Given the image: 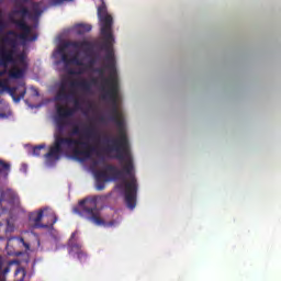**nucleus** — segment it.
Segmentation results:
<instances>
[{
  "instance_id": "1",
  "label": "nucleus",
  "mask_w": 281,
  "mask_h": 281,
  "mask_svg": "<svg viewBox=\"0 0 281 281\" xmlns=\"http://www.w3.org/2000/svg\"><path fill=\"white\" fill-rule=\"evenodd\" d=\"M58 117L56 119V131L54 133V143L50 145L48 153L44 155L46 161L52 164V161H58L67 150H72L75 157H83L85 159H90L91 156L97 154L101 161H104V157L98 150V147L91 145L98 137V132L93 126H89L80 131L78 125H74L70 135L71 137H64L65 133V119L74 117L76 111L74 109H65L60 105L56 108ZM78 135L79 138H72Z\"/></svg>"
},
{
  "instance_id": "2",
  "label": "nucleus",
  "mask_w": 281,
  "mask_h": 281,
  "mask_svg": "<svg viewBox=\"0 0 281 281\" xmlns=\"http://www.w3.org/2000/svg\"><path fill=\"white\" fill-rule=\"evenodd\" d=\"M109 143H106L105 148L103 149L106 155L111 153H116L114 156L115 159L121 161L122 169L113 165H106L104 170H97L94 172L95 179L101 181H117L122 179L123 182L119 188L124 190L125 204L128 210L137 207V178H135V164L133 162V155L131 154V145H127V154L124 153V149L109 151Z\"/></svg>"
},
{
  "instance_id": "3",
  "label": "nucleus",
  "mask_w": 281,
  "mask_h": 281,
  "mask_svg": "<svg viewBox=\"0 0 281 281\" xmlns=\"http://www.w3.org/2000/svg\"><path fill=\"white\" fill-rule=\"evenodd\" d=\"M102 91V100H108L111 104V116L109 117L110 122H114L117 126L119 131V138H112L105 139V143H108V150H120L123 149L125 155H128V136L126 135V125L124 124V114L122 111H120V106L117 104V98L120 95V86L115 88V86L112 87V89H106V86H101Z\"/></svg>"
},
{
  "instance_id": "4",
  "label": "nucleus",
  "mask_w": 281,
  "mask_h": 281,
  "mask_svg": "<svg viewBox=\"0 0 281 281\" xmlns=\"http://www.w3.org/2000/svg\"><path fill=\"white\" fill-rule=\"evenodd\" d=\"M101 49L105 52L104 67L92 68L93 74H98L97 85H92V87H98L100 85V90L102 91V85L105 86V89H113L120 87V82L117 81V68H115V53H113V42H103L101 45Z\"/></svg>"
},
{
  "instance_id": "5",
  "label": "nucleus",
  "mask_w": 281,
  "mask_h": 281,
  "mask_svg": "<svg viewBox=\"0 0 281 281\" xmlns=\"http://www.w3.org/2000/svg\"><path fill=\"white\" fill-rule=\"evenodd\" d=\"M98 85V77H92L90 80L85 78L80 80L63 79L59 83V89L55 95L57 102H65L76 95V89H81L83 93H91V86Z\"/></svg>"
},
{
  "instance_id": "6",
  "label": "nucleus",
  "mask_w": 281,
  "mask_h": 281,
  "mask_svg": "<svg viewBox=\"0 0 281 281\" xmlns=\"http://www.w3.org/2000/svg\"><path fill=\"white\" fill-rule=\"evenodd\" d=\"M2 43L9 45L11 49L5 47L0 48V67L8 69L9 65H13L11 70H9V77L13 78L14 80L23 78V76H25L26 68H19V66H16V58H14V49H16L19 42L16 38L7 36L2 38Z\"/></svg>"
},
{
  "instance_id": "7",
  "label": "nucleus",
  "mask_w": 281,
  "mask_h": 281,
  "mask_svg": "<svg viewBox=\"0 0 281 281\" xmlns=\"http://www.w3.org/2000/svg\"><path fill=\"white\" fill-rule=\"evenodd\" d=\"M75 212L82 216V218H87L90 223H94V225H103L104 227H114L117 225V221L112 220L110 222H104L98 210V199L95 198H86L79 201V206L75 209Z\"/></svg>"
},
{
  "instance_id": "8",
  "label": "nucleus",
  "mask_w": 281,
  "mask_h": 281,
  "mask_svg": "<svg viewBox=\"0 0 281 281\" xmlns=\"http://www.w3.org/2000/svg\"><path fill=\"white\" fill-rule=\"evenodd\" d=\"M13 14H21L22 16V19L16 20L14 19V15H9L10 23H13V25H15L18 30H21L22 33L16 34L14 31H9V36H16V38H20L21 41H36L38 35H33L30 37V34H32V26L27 25V22H25V16H30V9L21 5L19 10L13 11Z\"/></svg>"
},
{
  "instance_id": "9",
  "label": "nucleus",
  "mask_w": 281,
  "mask_h": 281,
  "mask_svg": "<svg viewBox=\"0 0 281 281\" xmlns=\"http://www.w3.org/2000/svg\"><path fill=\"white\" fill-rule=\"evenodd\" d=\"M69 47H74V49H85V52H91L93 49V45L91 44V42L86 40L81 42L68 41L59 47V54H61V63H64L66 67H68V65L85 67V61L80 59V56L78 54H75L71 58H69L67 53H65V49H69Z\"/></svg>"
},
{
  "instance_id": "10",
  "label": "nucleus",
  "mask_w": 281,
  "mask_h": 281,
  "mask_svg": "<svg viewBox=\"0 0 281 281\" xmlns=\"http://www.w3.org/2000/svg\"><path fill=\"white\" fill-rule=\"evenodd\" d=\"M98 16L104 43H113V16L106 12V5L102 4L98 8Z\"/></svg>"
},
{
  "instance_id": "11",
  "label": "nucleus",
  "mask_w": 281,
  "mask_h": 281,
  "mask_svg": "<svg viewBox=\"0 0 281 281\" xmlns=\"http://www.w3.org/2000/svg\"><path fill=\"white\" fill-rule=\"evenodd\" d=\"M45 210L47 209H41L30 214L29 218L31 223H33L34 229H49L58 223V216L56 213H52L49 215L50 222H47L46 224L41 223V221H43V216H45Z\"/></svg>"
},
{
  "instance_id": "12",
  "label": "nucleus",
  "mask_w": 281,
  "mask_h": 281,
  "mask_svg": "<svg viewBox=\"0 0 281 281\" xmlns=\"http://www.w3.org/2000/svg\"><path fill=\"white\" fill-rule=\"evenodd\" d=\"M0 89L2 91H8V93L11 95V98L15 102H21L23 98H25V93H27V90L24 88L19 95H16V91H19V87H9L7 81L0 80Z\"/></svg>"
},
{
  "instance_id": "13",
  "label": "nucleus",
  "mask_w": 281,
  "mask_h": 281,
  "mask_svg": "<svg viewBox=\"0 0 281 281\" xmlns=\"http://www.w3.org/2000/svg\"><path fill=\"white\" fill-rule=\"evenodd\" d=\"M70 256H77L78 260H85L87 254L82 251V246L80 244H74L69 250Z\"/></svg>"
},
{
  "instance_id": "14",
  "label": "nucleus",
  "mask_w": 281,
  "mask_h": 281,
  "mask_svg": "<svg viewBox=\"0 0 281 281\" xmlns=\"http://www.w3.org/2000/svg\"><path fill=\"white\" fill-rule=\"evenodd\" d=\"M77 34L82 35L91 32L92 26L90 24H78L76 26Z\"/></svg>"
},
{
  "instance_id": "15",
  "label": "nucleus",
  "mask_w": 281,
  "mask_h": 281,
  "mask_svg": "<svg viewBox=\"0 0 281 281\" xmlns=\"http://www.w3.org/2000/svg\"><path fill=\"white\" fill-rule=\"evenodd\" d=\"M9 173H10V164L3 160H0V175L8 177Z\"/></svg>"
},
{
  "instance_id": "16",
  "label": "nucleus",
  "mask_w": 281,
  "mask_h": 281,
  "mask_svg": "<svg viewBox=\"0 0 281 281\" xmlns=\"http://www.w3.org/2000/svg\"><path fill=\"white\" fill-rule=\"evenodd\" d=\"M66 102H74L75 108H69V109H74V111H79V109H81L80 99L76 98V91H75V95L71 97L69 100H66ZM64 109H68V108H64Z\"/></svg>"
},
{
  "instance_id": "17",
  "label": "nucleus",
  "mask_w": 281,
  "mask_h": 281,
  "mask_svg": "<svg viewBox=\"0 0 281 281\" xmlns=\"http://www.w3.org/2000/svg\"><path fill=\"white\" fill-rule=\"evenodd\" d=\"M82 74H85V68H79L78 70L68 69L69 76H82Z\"/></svg>"
},
{
  "instance_id": "18",
  "label": "nucleus",
  "mask_w": 281,
  "mask_h": 281,
  "mask_svg": "<svg viewBox=\"0 0 281 281\" xmlns=\"http://www.w3.org/2000/svg\"><path fill=\"white\" fill-rule=\"evenodd\" d=\"M43 148H45V144L42 145H37L33 148V155L35 157H41V150H43Z\"/></svg>"
},
{
  "instance_id": "19",
  "label": "nucleus",
  "mask_w": 281,
  "mask_h": 281,
  "mask_svg": "<svg viewBox=\"0 0 281 281\" xmlns=\"http://www.w3.org/2000/svg\"><path fill=\"white\" fill-rule=\"evenodd\" d=\"M16 58L20 65H23L25 68L27 67V64L25 63V53L18 54Z\"/></svg>"
},
{
  "instance_id": "20",
  "label": "nucleus",
  "mask_w": 281,
  "mask_h": 281,
  "mask_svg": "<svg viewBox=\"0 0 281 281\" xmlns=\"http://www.w3.org/2000/svg\"><path fill=\"white\" fill-rule=\"evenodd\" d=\"M14 232V224L10 223V220H7L5 234H12Z\"/></svg>"
},
{
  "instance_id": "21",
  "label": "nucleus",
  "mask_w": 281,
  "mask_h": 281,
  "mask_svg": "<svg viewBox=\"0 0 281 281\" xmlns=\"http://www.w3.org/2000/svg\"><path fill=\"white\" fill-rule=\"evenodd\" d=\"M104 182H105L104 180L97 179V184H95L97 190L99 191L104 190V188L106 187Z\"/></svg>"
},
{
  "instance_id": "22",
  "label": "nucleus",
  "mask_w": 281,
  "mask_h": 281,
  "mask_svg": "<svg viewBox=\"0 0 281 281\" xmlns=\"http://www.w3.org/2000/svg\"><path fill=\"white\" fill-rule=\"evenodd\" d=\"M5 29V22H3V14L0 11V32H3Z\"/></svg>"
},
{
  "instance_id": "23",
  "label": "nucleus",
  "mask_w": 281,
  "mask_h": 281,
  "mask_svg": "<svg viewBox=\"0 0 281 281\" xmlns=\"http://www.w3.org/2000/svg\"><path fill=\"white\" fill-rule=\"evenodd\" d=\"M93 65H95V59H91L89 61V65H88L89 69H91V67H93Z\"/></svg>"
},
{
  "instance_id": "24",
  "label": "nucleus",
  "mask_w": 281,
  "mask_h": 281,
  "mask_svg": "<svg viewBox=\"0 0 281 281\" xmlns=\"http://www.w3.org/2000/svg\"><path fill=\"white\" fill-rule=\"evenodd\" d=\"M3 273H10V267L4 268Z\"/></svg>"
},
{
  "instance_id": "25",
  "label": "nucleus",
  "mask_w": 281,
  "mask_h": 281,
  "mask_svg": "<svg viewBox=\"0 0 281 281\" xmlns=\"http://www.w3.org/2000/svg\"><path fill=\"white\" fill-rule=\"evenodd\" d=\"M100 122H106V119L104 116H101Z\"/></svg>"
},
{
  "instance_id": "26",
  "label": "nucleus",
  "mask_w": 281,
  "mask_h": 281,
  "mask_svg": "<svg viewBox=\"0 0 281 281\" xmlns=\"http://www.w3.org/2000/svg\"><path fill=\"white\" fill-rule=\"evenodd\" d=\"M65 0H55V3H63Z\"/></svg>"
},
{
  "instance_id": "27",
  "label": "nucleus",
  "mask_w": 281,
  "mask_h": 281,
  "mask_svg": "<svg viewBox=\"0 0 281 281\" xmlns=\"http://www.w3.org/2000/svg\"><path fill=\"white\" fill-rule=\"evenodd\" d=\"M34 92H35V95H36V97L40 95L38 90L34 89Z\"/></svg>"
},
{
  "instance_id": "28",
  "label": "nucleus",
  "mask_w": 281,
  "mask_h": 281,
  "mask_svg": "<svg viewBox=\"0 0 281 281\" xmlns=\"http://www.w3.org/2000/svg\"><path fill=\"white\" fill-rule=\"evenodd\" d=\"M23 3H27V1H30V0H21Z\"/></svg>"
},
{
  "instance_id": "29",
  "label": "nucleus",
  "mask_w": 281,
  "mask_h": 281,
  "mask_svg": "<svg viewBox=\"0 0 281 281\" xmlns=\"http://www.w3.org/2000/svg\"><path fill=\"white\" fill-rule=\"evenodd\" d=\"M0 227H3V223L0 222Z\"/></svg>"
},
{
  "instance_id": "30",
  "label": "nucleus",
  "mask_w": 281,
  "mask_h": 281,
  "mask_svg": "<svg viewBox=\"0 0 281 281\" xmlns=\"http://www.w3.org/2000/svg\"><path fill=\"white\" fill-rule=\"evenodd\" d=\"M102 1V4H104V0H101Z\"/></svg>"
},
{
  "instance_id": "31",
  "label": "nucleus",
  "mask_w": 281,
  "mask_h": 281,
  "mask_svg": "<svg viewBox=\"0 0 281 281\" xmlns=\"http://www.w3.org/2000/svg\"><path fill=\"white\" fill-rule=\"evenodd\" d=\"M20 270H16L15 273H19Z\"/></svg>"
}]
</instances>
